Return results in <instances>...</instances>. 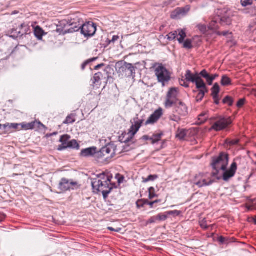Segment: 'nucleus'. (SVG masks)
I'll use <instances>...</instances> for the list:
<instances>
[{"label": "nucleus", "mask_w": 256, "mask_h": 256, "mask_svg": "<svg viewBox=\"0 0 256 256\" xmlns=\"http://www.w3.org/2000/svg\"><path fill=\"white\" fill-rule=\"evenodd\" d=\"M239 142L238 140H233L230 142L229 144L231 146L236 145Z\"/></svg>", "instance_id": "nucleus-59"}, {"label": "nucleus", "mask_w": 256, "mask_h": 256, "mask_svg": "<svg viewBox=\"0 0 256 256\" xmlns=\"http://www.w3.org/2000/svg\"><path fill=\"white\" fill-rule=\"evenodd\" d=\"M163 136V134L162 132L156 134H154L152 137H151L150 140L152 141V144H154L160 140L162 136Z\"/></svg>", "instance_id": "nucleus-30"}, {"label": "nucleus", "mask_w": 256, "mask_h": 256, "mask_svg": "<svg viewBox=\"0 0 256 256\" xmlns=\"http://www.w3.org/2000/svg\"><path fill=\"white\" fill-rule=\"evenodd\" d=\"M218 19L222 25H230L231 24L232 20L230 16L228 14H225L218 18Z\"/></svg>", "instance_id": "nucleus-22"}, {"label": "nucleus", "mask_w": 256, "mask_h": 256, "mask_svg": "<svg viewBox=\"0 0 256 256\" xmlns=\"http://www.w3.org/2000/svg\"><path fill=\"white\" fill-rule=\"evenodd\" d=\"M83 22L84 21L79 16L72 15L70 16V19L68 20H63L60 22V26H64V29L58 28L57 32H62L64 34L78 32Z\"/></svg>", "instance_id": "nucleus-3"}, {"label": "nucleus", "mask_w": 256, "mask_h": 256, "mask_svg": "<svg viewBox=\"0 0 256 256\" xmlns=\"http://www.w3.org/2000/svg\"><path fill=\"white\" fill-rule=\"evenodd\" d=\"M97 176L99 179H92V186L94 190L101 192L104 198L106 199L112 189V187L110 186L111 178L106 176L104 173L98 174Z\"/></svg>", "instance_id": "nucleus-2"}, {"label": "nucleus", "mask_w": 256, "mask_h": 256, "mask_svg": "<svg viewBox=\"0 0 256 256\" xmlns=\"http://www.w3.org/2000/svg\"><path fill=\"white\" fill-rule=\"evenodd\" d=\"M218 240L220 244H228L230 242L228 238L222 236H219L218 238Z\"/></svg>", "instance_id": "nucleus-37"}, {"label": "nucleus", "mask_w": 256, "mask_h": 256, "mask_svg": "<svg viewBox=\"0 0 256 256\" xmlns=\"http://www.w3.org/2000/svg\"><path fill=\"white\" fill-rule=\"evenodd\" d=\"M19 29L20 30L22 36L24 34H27L30 32V28L24 23L20 24L19 27Z\"/></svg>", "instance_id": "nucleus-25"}, {"label": "nucleus", "mask_w": 256, "mask_h": 256, "mask_svg": "<svg viewBox=\"0 0 256 256\" xmlns=\"http://www.w3.org/2000/svg\"><path fill=\"white\" fill-rule=\"evenodd\" d=\"M198 30L203 34L206 32L207 30V27L205 24H200L198 26Z\"/></svg>", "instance_id": "nucleus-47"}, {"label": "nucleus", "mask_w": 256, "mask_h": 256, "mask_svg": "<svg viewBox=\"0 0 256 256\" xmlns=\"http://www.w3.org/2000/svg\"><path fill=\"white\" fill-rule=\"evenodd\" d=\"M8 126H9V123H6L4 124H0V130H4L6 132H8Z\"/></svg>", "instance_id": "nucleus-52"}, {"label": "nucleus", "mask_w": 256, "mask_h": 256, "mask_svg": "<svg viewBox=\"0 0 256 256\" xmlns=\"http://www.w3.org/2000/svg\"><path fill=\"white\" fill-rule=\"evenodd\" d=\"M232 34V32H229V31H224L219 33V35H222L224 36H227L228 35H231Z\"/></svg>", "instance_id": "nucleus-57"}, {"label": "nucleus", "mask_w": 256, "mask_h": 256, "mask_svg": "<svg viewBox=\"0 0 256 256\" xmlns=\"http://www.w3.org/2000/svg\"><path fill=\"white\" fill-rule=\"evenodd\" d=\"M213 99L214 100V104H220V99H219V98L218 96H216V98H213Z\"/></svg>", "instance_id": "nucleus-63"}, {"label": "nucleus", "mask_w": 256, "mask_h": 256, "mask_svg": "<svg viewBox=\"0 0 256 256\" xmlns=\"http://www.w3.org/2000/svg\"><path fill=\"white\" fill-rule=\"evenodd\" d=\"M200 224L203 229L207 230L208 228V226L206 224V220L205 218L200 222Z\"/></svg>", "instance_id": "nucleus-48"}, {"label": "nucleus", "mask_w": 256, "mask_h": 256, "mask_svg": "<svg viewBox=\"0 0 256 256\" xmlns=\"http://www.w3.org/2000/svg\"><path fill=\"white\" fill-rule=\"evenodd\" d=\"M10 37L14 39L22 37L20 30L19 28L16 29H12L10 31Z\"/></svg>", "instance_id": "nucleus-26"}, {"label": "nucleus", "mask_w": 256, "mask_h": 256, "mask_svg": "<svg viewBox=\"0 0 256 256\" xmlns=\"http://www.w3.org/2000/svg\"><path fill=\"white\" fill-rule=\"evenodd\" d=\"M157 220L156 216H152L148 220L147 224H154L156 223Z\"/></svg>", "instance_id": "nucleus-55"}, {"label": "nucleus", "mask_w": 256, "mask_h": 256, "mask_svg": "<svg viewBox=\"0 0 256 256\" xmlns=\"http://www.w3.org/2000/svg\"><path fill=\"white\" fill-rule=\"evenodd\" d=\"M20 124L16 123H9L8 130L14 129L18 130H20Z\"/></svg>", "instance_id": "nucleus-42"}, {"label": "nucleus", "mask_w": 256, "mask_h": 256, "mask_svg": "<svg viewBox=\"0 0 256 256\" xmlns=\"http://www.w3.org/2000/svg\"><path fill=\"white\" fill-rule=\"evenodd\" d=\"M199 76H200V77H201L202 78H204L209 86H211L212 84L211 74H210L206 70H202L199 73Z\"/></svg>", "instance_id": "nucleus-18"}, {"label": "nucleus", "mask_w": 256, "mask_h": 256, "mask_svg": "<svg viewBox=\"0 0 256 256\" xmlns=\"http://www.w3.org/2000/svg\"><path fill=\"white\" fill-rule=\"evenodd\" d=\"M97 58H92L91 59H90L89 60H88L86 62H84L82 64V70H84L86 66L88 65V64L90 62L94 61L96 60Z\"/></svg>", "instance_id": "nucleus-49"}, {"label": "nucleus", "mask_w": 256, "mask_h": 256, "mask_svg": "<svg viewBox=\"0 0 256 256\" xmlns=\"http://www.w3.org/2000/svg\"><path fill=\"white\" fill-rule=\"evenodd\" d=\"M222 102L224 104H228L229 106H232L234 103V100L230 96H226L222 100Z\"/></svg>", "instance_id": "nucleus-35"}, {"label": "nucleus", "mask_w": 256, "mask_h": 256, "mask_svg": "<svg viewBox=\"0 0 256 256\" xmlns=\"http://www.w3.org/2000/svg\"><path fill=\"white\" fill-rule=\"evenodd\" d=\"M157 220L159 221H164L168 218V216L163 214H160L156 216Z\"/></svg>", "instance_id": "nucleus-45"}, {"label": "nucleus", "mask_w": 256, "mask_h": 256, "mask_svg": "<svg viewBox=\"0 0 256 256\" xmlns=\"http://www.w3.org/2000/svg\"><path fill=\"white\" fill-rule=\"evenodd\" d=\"M78 186V183L73 181L72 179L62 178L58 185V189L60 190L59 193L66 192L70 190H74Z\"/></svg>", "instance_id": "nucleus-7"}, {"label": "nucleus", "mask_w": 256, "mask_h": 256, "mask_svg": "<svg viewBox=\"0 0 256 256\" xmlns=\"http://www.w3.org/2000/svg\"><path fill=\"white\" fill-rule=\"evenodd\" d=\"M20 124V130L22 129H24L26 130H32L34 129L36 127L39 129H41L42 128H46V126L44 124H43L41 122H38L36 120L30 123L22 122Z\"/></svg>", "instance_id": "nucleus-12"}, {"label": "nucleus", "mask_w": 256, "mask_h": 256, "mask_svg": "<svg viewBox=\"0 0 256 256\" xmlns=\"http://www.w3.org/2000/svg\"><path fill=\"white\" fill-rule=\"evenodd\" d=\"M178 36V34L176 31L171 32L166 36L168 37V40L170 41H172L175 40Z\"/></svg>", "instance_id": "nucleus-38"}, {"label": "nucleus", "mask_w": 256, "mask_h": 256, "mask_svg": "<svg viewBox=\"0 0 256 256\" xmlns=\"http://www.w3.org/2000/svg\"><path fill=\"white\" fill-rule=\"evenodd\" d=\"M198 98H199L197 100V101L198 102H200L203 99V98H204V95H205V93L204 92V90H202V88H200V89H198Z\"/></svg>", "instance_id": "nucleus-43"}, {"label": "nucleus", "mask_w": 256, "mask_h": 256, "mask_svg": "<svg viewBox=\"0 0 256 256\" xmlns=\"http://www.w3.org/2000/svg\"><path fill=\"white\" fill-rule=\"evenodd\" d=\"M190 6L186 5L184 7L177 8L171 14V18L176 19L179 16H185L190 10Z\"/></svg>", "instance_id": "nucleus-11"}, {"label": "nucleus", "mask_w": 256, "mask_h": 256, "mask_svg": "<svg viewBox=\"0 0 256 256\" xmlns=\"http://www.w3.org/2000/svg\"><path fill=\"white\" fill-rule=\"evenodd\" d=\"M185 78L186 81L194 83L196 86V84L199 83L202 79L200 77V76H199V74L196 73L195 74H194L190 70H187L186 71Z\"/></svg>", "instance_id": "nucleus-14"}, {"label": "nucleus", "mask_w": 256, "mask_h": 256, "mask_svg": "<svg viewBox=\"0 0 256 256\" xmlns=\"http://www.w3.org/2000/svg\"><path fill=\"white\" fill-rule=\"evenodd\" d=\"M120 38L119 36H112V38L111 40H106V42H108V44H110L111 43L114 44L116 41L118 40Z\"/></svg>", "instance_id": "nucleus-50"}, {"label": "nucleus", "mask_w": 256, "mask_h": 256, "mask_svg": "<svg viewBox=\"0 0 256 256\" xmlns=\"http://www.w3.org/2000/svg\"><path fill=\"white\" fill-rule=\"evenodd\" d=\"M133 120L134 124H132L128 130V134H126V135H128V136L126 139L124 138V136L122 138L120 137V140L122 142L127 144L131 142L144 122V118L143 116L139 118L138 116L134 118Z\"/></svg>", "instance_id": "nucleus-5"}, {"label": "nucleus", "mask_w": 256, "mask_h": 256, "mask_svg": "<svg viewBox=\"0 0 256 256\" xmlns=\"http://www.w3.org/2000/svg\"><path fill=\"white\" fill-rule=\"evenodd\" d=\"M218 77V74H211L212 82V83L214 80Z\"/></svg>", "instance_id": "nucleus-61"}, {"label": "nucleus", "mask_w": 256, "mask_h": 256, "mask_svg": "<svg viewBox=\"0 0 256 256\" xmlns=\"http://www.w3.org/2000/svg\"><path fill=\"white\" fill-rule=\"evenodd\" d=\"M160 202H161L160 200H156L152 201V202H150L148 200H147V205L150 206L151 208H152L154 204H157V203H158Z\"/></svg>", "instance_id": "nucleus-53"}, {"label": "nucleus", "mask_w": 256, "mask_h": 256, "mask_svg": "<svg viewBox=\"0 0 256 256\" xmlns=\"http://www.w3.org/2000/svg\"><path fill=\"white\" fill-rule=\"evenodd\" d=\"M245 100H246L244 98H241V99L239 100L238 102L236 104V106L238 108L242 107L244 104Z\"/></svg>", "instance_id": "nucleus-54"}, {"label": "nucleus", "mask_w": 256, "mask_h": 256, "mask_svg": "<svg viewBox=\"0 0 256 256\" xmlns=\"http://www.w3.org/2000/svg\"><path fill=\"white\" fill-rule=\"evenodd\" d=\"M158 178V176L156 174L150 175L146 178H142L143 182H147L150 181H154Z\"/></svg>", "instance_id": "nucleus-36"}, {"label": "nucleus", "mask_w": 256, "mask_h": 256, "mask_svg": "<svg viewBox=\"0 0 256 256\" xmlns=\"http://www.w3.org/2000/svg\"><path fill=\"white\" fill-rule=\"evenodd\" d=\"M240 3L243 7H246L252 4V0H241Z\"/></svg>", "instance_id": "nucleus-44"}, {"label": "nucleus", "mask_w": 256, "mask_h": 256, "mask_svg": "<svg viewBox=\"0 0 256 256\" xmlns=\"http://www.w3.org/2000/svg\"><path fill=\"white\" fill-rule=\"evenodd\" d=\"M176 112L181 116H186L188 114V108L186 105L181 101L177 102L175 106Z\"/></svg>", "instance_id": "nucleus-15"}, {"label": "nucleus", "mask_w": 256, "mask_h": 256, "mask_svg": "<svg viewBox=\"0 0 256 256\" xmlns=\"http://www.w3.org/2000/svg\"><path fill=\"white\" fill-rule=\"evenodd\" d=\"M206 115V114H204V113H202V114H200L199 116V117H200L199 118V120H202L203 121V122L206 121V120L207 118H208L207 117L204 118V119L202 118V117Z\"/></svg>", "instance_id": "nucleus-60"}, {"label": "nucleus", "mask_w": 256, "mask_h": 256, "mask_svg": "<svg viewBox=\"0 0 256 256\" xmlns=\"http://www.w3.org/2000/svg\"><path fill=\"white\" fill-rule=\"evenodd\" d=\"M212 96L213 98H216V96H218L220 91V88L218 83H215L211 89Z\"/></svg>", "instance_id": "nucleus-24"}, {"label": "nucleus", "mask_w": 256, "mask_h": 256, "mask_svg": "<svg viewBox=\"0 0 256 256\" xmlns=\"http://www.w3.org/2000/svg\"><path fill=\"white\" fill-rule=\"evenodd\" d=\"M6 216L0 212V222H2L4 220Z\"/></svg>", "instance_id": "nucleus-64"}, {"label": "nucleus", "mask_w": 256, "mask_h": 256, "mask_svg": "<svg viewBox=\"0 0 256 256\" xmlns=\"http://www.w3.org/2000/svg\"><path fill=\"white\" fill-rule=\"evenodd\" d=\"M231 80L226 75L222 76L221 84L223 86H227L231 84Z\"/></svg>", "instance_id": "nucleus-31"}, {"label": "nucleus", "mask_w": 256, "mask_h": 256, "mask_svg": "<svg viewBox=\"0 0 256 256\" xmlns=\"http://www.w3.org/2000/svg\"><path fill=\"white\" fill-rule=\"evenodd\" d=\"M103 74L101 72L96 73L92 79V83L95 84L98 88L100 84V80L103 78Z\"/></svg>", "instance_id": "nucleus-20"}, {"label": "nucleus", "mask_w": 256, "mask_h": 256, "mask_svg": "<svg viewBox=\"0 0 256 256\" xmlns=\"http://www.w3.org/2000/svg\"><path fill=\"white\" fill-rule=\"evenodd\" d=\"M67 148H70L73 149L78 150L80 148V145L78 143L77 141L75 140H72L69 141L68 144L66 146Z\"/></svg>", "instance_id": "nucleus-29"}, {"label": "nucleus", "mask_w": 256, "mask_h": 256, "mask_svg": "<svg viewBox=\"0 0 256 256\" xmlns=\"http://www.w3.org/2000/svg\"><path fill=\"white\" fill-rule=\"evenodd\" d=\"M148 198L150 200L157 197L158 195L156 194V190L154 187H150L148 189Z\"/></svg>", "instance_id": "nucleus-32"}, {"label": "nucleus", "mask_w": 256, "mask_h": 256, "mask_svg": "<svg viewBox=\"0 0 256 256\" xmlns=\"http://www.w3.org/2000/svg\"><path fill=\"white\" fill-rule=\"evenodd\" d=\"M154 67L158 82L164 87L171 80L172 72L162 64L157 63Z\"/></svg>", "instance_id": "nucleus-4"}, {"label": "nucleus", "mask_w": 256, "mask_h": 256, "mask_svg": "<svg viewBox=\"0 0 256 256\" xmlns=\"http://www.w3.org/2000/svg\"><path fill=\"white\" fill-rule=\"evenodd\" d=\"M180 84L181 86L185 87V88H188L189 84L188 83H187L184 80H181L180 82Z\"/></svg>", "instance_id": "nucleus-56"}, {"label": "nucleus", "mask_w": 256, "mask_h": 256, "mask_svg": "<svg viewBox=\"0 0 256 256\" xmlns=\"http://www.w3.org/2000/svg\"><path fill=\"white\" fill-rule=\"evenodd\" d=\"M136 204L138 208H142L144 205L147 204V199L139 200L136 202Z\"/></svg>", "instance_id": "nucleus-39"}, {"label": "nucleus", "mask_w": 256, "mask_h": 256, "mask_svg": "<svg viewBox=\"0 0 256 256\" xmlns=\"http://www.w3.org/2000/svg\"><path fill=\"white\" fill-rule=\"evenodd\" d=\"M183 46L184 48L187 49H190L192 48V42L190 39H187L184 42V41Z\"/></svg>", "instance_id": "nucleus-40"}, {"label": "nucleus", "mask_w": 256, "mask_h": 256, "mask_svg": "<svg viewBox=\"0 0 256 256\" xmlns=\"http://www.w3.org/2000/svg\"><path fill=\"white\" fill-rule=\"evenodd\" d=\"M178 100H174L168 98H166V106L167 107H172V106H176L178 102Z\"/></svg>", "instance_id": "nucleus-33"}, {"label": "nucleus", "mask_w": 256, "mask_h": 256, "mask_svg": "<svg viewBox=\"0 0 256 256\" xmlns=\"http://www.w3.org/2000/svg\"><path fill=\"white\" fill-rule=\"evenodd\" d=\"M214 182V180H210L208 182L204 179L202 178L198 181H195L194 184L195 185L198 186L199 188H202L204 186H208L212 184Z\"/></svg>", "instance_id": "nucleus-21"}, {"label": "nucleus", "mask_w": 256, "mask_h": 256, "mask_svg": "<svg viewBox=\"0 0 256 256\" xmlns=\"http://www.w3.org/2000/svg\"><path fill=\"white\" fill-rule=\"evenodd\" d=\"M34 34L38 40H42L44 34V32L40 26H36L34 28Z\"/></svg>", "instance_id": "nucleus-23"}, {"label": "nucleus", "mask_w": 256, "mask_h": 256, "mask_svg": "<svg viewBox=\"0 0 256 256\" xmlns=\"http://www.w3.org/2000/svg\"><path fill=\"white\" fill-rule=\"evenodd\" d=\"M178 94V88H172L168 91L166 98L176 100H178L177 98V96Z\"/></svg>", "instance_id": "nucleus-19"}, {"label": "nucleus", "mask_w": 256, "mask_h": 256, "mask_svg": "<svg viewBox=\"0 0 256 256\" xmlns=\"http://www.w3.org/2000/svg\"><path fill=\"white\" fill-rule=\"evenodd\" d=\"M70 138V136L68 134H64L62 136L60 139V142H61L62 144L58 146V150L59 151H62L66 149V146L68 144L69 140Z\"/></svg>", "instance_id": "nucleus-17"}, {"label": "nucleus", "mask_w": 256, "mask_h": 256, "mask_svg": "<svg viewBox=\"0 0 256 256\" xmlns=\"http://www.w3.org/2000/svg\"><path fill=\"white\" fill-rule=\"evenodd\" d=\"M116 150V145L114 143L110 142L102 147L99 152H98L96 158H104L105 160L112 158L114 156Z\"/></svg>", "instance_id": "nucleus-6"}, {"label": "nucleus", "mask_w": 256, "mask_h": 256, "mask_svg": "<svg viewBox=\"0 0 256 256\" xmlns=\"http://www.w3.org/2000/svg\"><path fill=\"white\" fill-rule=\"evenodd\" d=\"M151 137H150L149 136L147 135H144L142 136L141 138L142 140H150Z\"/></svg>", "instance_id": "nucleus-62"}, {"label": "nucleus", "mask_w": 256, "mask_h": 256, "mask_svg": "<svg viewBox=\"0 0 256 256\" xmlns=\"http://www.w3.org/2000/svg\"><path fill=\"white\" fill-rule=\"evenodd\" d=\"M187 131L184 129H178L176 132V136L180 140H184L186 136Z\"/></svg>", "instance_id": "nucleus-27"}, {"label": "nucleus", "mask_w": 256, "mask_h": 256, "mask_svg": "<svg viewBox=\"0 0 256 256\" xmlns=\"http://www.w3.org/2000/svg\"><path fill=\"white\" fill-rule=\"evenodd\" d=\"M117 66L118 67V72H120L124 73L128 72V76H132L133 78L135 77L136 68L132 64L122 61L117 63Z\"/></svg>", "instance_id": "nucleus-9"}, {"label": "nucleus", "mask_w": 256, "mask_h": 256, "mask_svg": "<svg viewBox=\"0 0 256 256\" xmlns=\"http://www.w3.org/2000/svg\"><path fill=\"white\" fill-rule=\"evenodd\" d=\"M168 215H174V216H178L180 214L181 212L178 210L168 211L166 212Z\"/></svg>", "instance_id": "nucleus-46"}, {"label": "nucleus", "mask_w": 256, "mask_h": 256, "mask_svg": "<svg viewBox=\"0 0 256 256\" xmlns=\"http://www.w3.org/2000/svg\"><path fill=\"white\" fill-rule=\"evenodd\" d=\"M170 119L172 121L176 122H178L181 120V118L179 116L174 114L170 116Z\"/></svg>", "instance_id": "nucleus-51"}, {"label": "nucleus", "mask_w": 256, "mask_h": 256, "mask_svg": "<svg viewBox=\"0 0 256 256\" xmlns=\"http://www.w3.org/2000/svg\"><path fill=\"white\" fill-rule=\"evenodd\" d=\"M97 148L96 147H90L83 149L80 152V156L84 157H90L94 156L96 158Z\"/></svg>", "instance_id": "nucleus-16"}, {"label": "nucleus", "mask_w": 256, "mask_h": 256, "mask_svg": "<svg viewBox=\"0 0 256 256\" xmlns=\"http://www.w3.org/2000/svg\"><path fill=\"white\" fill-rule=\"evenodd\" d=\"M108 230H110V231H114V232H119L122 230V228H118L116 229H114V228L112 227H110L109 226V227L108 228Z\"/></svg>", "instance_id": "nucleus-58"}, {"label": "nucleus", "mask_w": 256, "mask_h": 256, "mask_svg": "<svg viewBox=\"0 0 256 256\" xmlns=\"http://www.w3.org/2000/svg\"><path fill=\"white\" fill-rule=\"evenodd\" d=\"M80 30L85 37L92 36L96 30V26L93 22H88L82 24Z\"/></svg>", "instance_id": "nucleus-8"}, {"label": "nucleus", "mask_w": 256, "mask_h": 256, "mask_svg": "<svg viewBox=\"0 0 256 256\" xmlns=\"http://www.w3.org/2000/svg\"><path fill=\"white\" fill-rule=\"evenodd\" d=\"M228 164V154L226 152H222L218 156L214 158L212 166L215 172H212V176L216 177L218 180L222 178L224 180L228 181L234 176L237 170L236 162L232 163L228 170L227 169Z\"/></svg>", "instance_id": "nucleus-1"}, {"label": "nucleus", "mask_w": 256, "mask_h": 256, "mask_svg": "<svg viewBox=\"0 0 256 256\" xmlns=\"http://www.w3.org/2000/svg\"><path fill=\"white\" fill-rule=\"evenodd\" d=\"M196 88L197 89L202 88L205 94L208 92V88L206 86L204 80L202 79L199 83L196 84Z\"/></svg>", "instance_id": "nucleus-28"}, {"label": "nucleus", "mask_w": 256, "mask_h": 256, "mask_svg": "<svg viewBox=\"0 0 256 256\" xmlns=\"http://www.w3.org/2000/svg\"><path fill=\"white\" fill-rule=\"evenodd\" d=\"M232 122L230 118H225L221 117L213 124L211 129L217 132L220 131L226 128Z\"/></svg>", "instance_id": "nucleus-10"}, {"label": "nucleus", "mask_w": 256, "mask_h": 256, "mask_svg": "<svg viewBox=\"0 0 256 256\" xmlns=\"http://www.w3.org/2000/svg\"><path fill=\"white\" fill-rule=\"evenodd\" d=\"M178 35L180 36V38H178V42L180 44H182L186 36L185 32L184 30H180L179 32Z\"/></svg>", "instance_id": "nucleus-34"}, {"label": "nucleus", "mask_w": 256, "mask_h": 256, "mask_svg": "<svg viewBox=\"0 0 256 256\" xmlns=\"http://www.w3.org/2000/svg\"><path fill=\"white\" fill-rule=\"evenodd\" d=\"M162 114V110L161 108H159L156 110L148 118V120L145 122L144 124L146 126L154 124L156 122L160 116Z\"/></svg>", "instance_id": "nucleus-13"}, {"label": "nucleus", "mask_w": 256, "mask_h": 256, "mask_svg": "<svg viewBox=\"0 0 256 256\" xmlns=\"http://www.w3.org/2000/svg\"><path fill=\"white\" fill-rule=\"evenodd\" d=\"M73 117L74 115L72 114L68 116L64 123L66 124H73L76 121L75 119Z\"/></svg>", "instance_id": "nucleus-41"}]
</instances>
